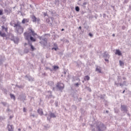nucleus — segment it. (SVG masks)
Segmentation results:
<instances>
[{"label":"nucleus","instance_id":"obj_17","mask_svg":"<svg viewBox=\"0 0 131 131\" xmlns=\"http://www.w3.org/2000/svg\"><path fill=\"white\" fill-rule=\"evenodd\" d=\"M54 70H57V69H59V67L57 66H53Z\"/></svg>","mask_w":131,"mask_h":131},{"label":"nucleus","instance_id":"obj_13","mask_svg":"<svg viewBox=\"0 0 131 131\" xmlns=\"http://www.w3.org/2000/svg\"><path fill=\"white\" fill-rule=\"evenodd\" d=\"M0 35L2 37H6V33H2V31H0Z\"/></svg>","mask_w":131,"mask_h":131},{"label":"nucleus","instance_id":"obj_1","mask_svg":"<svg viewBox=\"0 0 131 131\" xmlns=\"http://www.w3.org/2000/svg\"><path fill=\"white\" fill-rule=\"evenodd\" d=\"M25 39L27 40H30L31 41H36V38H35V36H37V34L34 32V31L32 30V29H30L29 30V33L25 32L24 33Z\"/></svg>","mask_w":131,"mask_h":131},{"label":"nucleus","instance_id":"obj_14","mask_svg":"<svg viewBox=\"0 0 131 131\" xmlns=\"http://www.w3.org/2000/svg\"><path fill=\"white\" fill-rule=\"evenodd\" d=\"M121 109L124 111L126 110V106H125V105H121Z\"/></svg>","mask_w":131,"mask_h":131},{"label":"nucleus","instance_id":"obj_32","mask_svg":"<svg viewBox=\"0 0 131 131\" xmlns=\"http://www.w3.org/2000/svg\"><path fill=\"white\" fill-rule=\"evenodd\" d=\"M18 130L21 131V129L19 128V129H18Z\"/></svg>","mask_w":131,"mask_h":131},{"label":"nucleus","instance_id":"obj_3","mask_svg":"<svg viewBox=\"0 0 131 131\" xmlns=\"http://www.w3.org/2000/svg\"><path fill=\"white\" fill-rule=\"evenodd\" d=\"M56 86L60 91L64 89V84L62 83L58 82Z\"/></svg>","mask_w":131,"mask_h":131},{"label":"nucleus","instance_id":"obj_9","mask_svg":"<svg viewBox=\"0 0 131 131\" xmlns=\"http://www.w3.org/2000/svg\"><path fill=\"white\" fill-rule=\"evenodd\" d=\"M96 71H98L99 73H102V71L101 70V68L98 67L96 68Z\"/></svg>","mask_w":131,"mask_h":131},{"label":"nucleus","instance_id":"obj_6","mask_svg":"<svg viewBox=\"0 0 131 131\" xmlns=\"http://www.w3.org/2000/svg\"><path fill=\"white\" fill-rule=\"evenodd\" d=\"M37 112L40 115H43V111H42V109L38 108L37 110Z\"/></svg>","mask_w":131,"mask_h":131},{"label":"nucleus","instance_id":"obj_30","mask_svg":"<svg viewBox=\"0 0 131 131\" xmlns=\"http://www.w3.org/2000/svg\"><path fill=\"white\" fill-rule=\"evenodd\" d=\"M79 29L81 30V27H79Z\"/></svg>","mask_w":131,"mask_h":131},{"label":"nucleus","instance_id":"obj_2","mask_svg":"<svg viewBox=\"0 0 131 131\" xmlns=\"http://www.w3.org/2000/svg\"><path fill=\"white\" fill-rule=\"evenodd\" d=\"M13 27H16V30L17 32L19 33V34H21V33H23L24 28L21 26V25H20V23L19 21H18L17 24H14Z\"/></svg>","mask_w":131,"mask_h":131},{"label":"nucleus","instance_id":"obj_10","mask_svg":"<svg viewBox=\"0 0 131 131\" xmlns=\"http://www.w3.org/2000/svg\"><path fill=\"white\" fill-rule=\"evenodd\" d=\"M50 117L52 118H55L56 117V115H55V114L53 113H51L50 114Z\"/></svg>","mask_w":131,"mask_h":131},{"label":"nucleus","instance_id":"obj_4","mask_svg":"<svg viewBox=\"0 0 131 131\" xmlns=\"http://www.w3.org/2000/svg\"><path fill=\"white\" fill-rule=\"evenodd\" d=\"M40 43L44 46V47H46L48 45V40H47V38H45L42 41H40Z\"/></svg>","mask_w":131,"mask_h":131},{"label":"nucleus","instance_id":"obj_28","mask_svg":"<svg viewBox=\"0 0 131 131\" xmlns=\"http://www.w3.org/2000/svg\"><path fill=\"white\" fill-rule=\"evenodd\" d=\"M97 127H98V130L100 131V130H101V129L100 128V127L98 126Z\"/></svg>","mask_w":131,"mask_h":131},{"label":"nucleus","instance_id":"obj_21","mask_svg":"<svg viewBox=\"0 0 131 131\" xmlns=\"http://www.w3.org/2000/svg\"><path fill=\"white\" fill-rule=\"evenodd\" d=\"M58 49V47L56 46V48H52V50L53 51V50H54V51H57V50Z\"/></svg>","mask_w":131,"mask_h":131},{"label":"nucleus","instance_id":"obj_16","mask_svg":"<svg viewBox=\"0 0 131 131\" xmlns=\"http://www.w3.org/2000/svg\"><path fill=\"white\" fill-rule=\"evenodd\" d=\"M2 27L3 30H4V29H5L6 32H8V28H5V27L4 26H3Z\"/></svg>","mask_w":131,"mask_h":131},{"label":"nucleus","instance_id":"obj_34","mask_svg":"<svg viewBox=\"0 0 131 131\" xmlns=\"http://www.w3.org/2000/svg\"><path fill=\"white\" fill-rule=\"evenodd\" d=\"M82 82H84V81H83Z\"/></svg>","mask_w":131,"mask_h":131},{"label":"nucleus","instance_id":"obj_18","mask_svg":"<svg viewBox=\"0 0 131 131\" xmlns=\"http://www.w3.org/2000/svg\"><path fill=\"white\" fill-rule=\"evenodd\" d=\"M10 97H11V99H13L14 100L15 99V95H14V94H11Z\"/></svg>","mask_w":131,"mask_h":131},{"label":"nucleus","instance_id":"obj_26","mask_svg":"<svg viewBox=\"0 0 131 131\" xmlns=\"http://www.w3.org/2000/svg\"><path fill=\"white\" fill-rule=\"evenodd\" d=\"M89 36H93V34L90 33H89Z\"/></svg>","mask_w":131,"mask_h":131},{"label":"nucleus","instance_id":"obj_7","mask_svg":"<svg viewBox=\"0 0 131 131\" xmlns=\"http://www.w3.org/2000/svg\"><path fill=\"white\" fill-rule=\"evenodd\" d=\"M115 55H118V56H121V52H120V50H116Z\"/></svg>","mask_w":131,"mask_h":131},{"label":"nucleus","instance_id":"obj_23","mask_svg":"<svg viewBox=\"0 0 131 131\" xmlns=\"http://www.w3.org/2000/svg\"><path fill=\"white\" fill-rule=\"evenodd\" d=\"M79 85V83H75V85L76 86H78Z\"/></svg>","mask_w":131,"mask_h":131},{"label":"nucleus","instance_id":"obj_31","mask_svg":"<svg viewBox=\"0 0 131 131\" xmlns=\"http://www.w3.org/2000/svg\"><path fill=\"white\" fill-rule=\"evenodd\" d=\"M61 31H64V29H62Z\"/></svg>","mask_w":131,"mask_h":131},{"label":"nucleus","instance_id":"obj_20","mask_svg":"<svg viewBox=\"0 0 131 131\" xmlns=\"http://www.w3.org/2000/svg\"><path fill=\"white\" fill-rule=\"evenodd\" d=\"M75 10L77 12H79V10H80L79 7L78 6L76 7Z\"/></svg>","mask_w":131,"mask_h":131},{"label":"nucleus","instance_id":"obj_27","mask_svg":"<svg viewBox=\"0 0 131 131\" xmlns=\"http://www.w3.org/2000/svg\"><path fill=\"white\" fill-rule=\"evenodd\" d=\"M26 46H27V43H24V46H25V47H26Z\"/></svg>","mask_w":131,"mask_h":131},{"label":"nucleus","instance_id":"obj_8","mask_svg":"<svg viewBox=\"0 0 131 131\" xmlns=\"http://www.w3.org/2000/svg\"><path fill=\"white\" fill-rule=\"evenodd\" d=\"M8 128L9 131H13V128L12 125H8Z\"/></svg>","mask_w":131,"mask_h":131},{"label":"nucleus","instance_id":"obj_29","mask_svg":"<svg viewBox=\"0 0 131 131\" xmlns=\"http://www.w3.org/2000/svg\"><path fill=\"white\" fill-rule=\"evenodd\" d=\"M124 93H125V90H124V91H123V94H124Z\"/></svg>","mask_w":131,"mask_h":131},{"label":"nucleus","instance_id":"obj_25","mask_svg":"<svg viewBox=\"0 0 131 131\" xmlns=\"http://www.w3.org/2000/svg\"><path fill=\"white\" fill-rule=\"evenodd\" d=\"M86 2H84L83 3V6H85V5H86Z\"/></svg>","mask_w":131,"mask_h":131},{"label":"nucleus","instance_id":"obj_5","mask_svg":"<svg viewBox=\"0 0 131 131\" xmlns=\"http://www.w3.org/2000/svg\"><path fill=\"white\" fill-rule=\"evenodd\" d=\"M29 22V18H24L21 21L23 24H25V23H28Z\"/></svg>","mask_w":131,"mask_h":131},{"label":"nucleus","instance_id":"obj_24","mask_svg":"<svg viewBox=\"0 0 131 131\" xmlns=\"http://www.w3.org/2000/svg\"><path fill=\"white\" fill-rule=\"evenodd\" d=\"M23 111L24 112H26V108L25 107L23 108Z\"/></svg>","mask_w":131,"mask_h":131},{"label":"nucleus","instance_id":"obj_11","mask_svg":"<svg viewBox=\"0 0 131 131\" xmlns=\"http://www.w3.org/2000/svg\"><path fill=\"white\" fill-rule=\"evenodd\" d=\"M32 19L33 22H36V20H37V18L34 15H33L32 16Z\"/></svg>","mask_w":131,"mask_h":131},{"label":"nucleus","instance_id":"obj_12","mask_svg":"<svg viewBox=\"0 0 131 131\" xmlns=\"http://www.w3.org/2000/svg\"><path fill=\"white\" fill-rule=\"evenodd\" d=\"M30 46L31 47V51H32V52H33V51L35 50V48H34V47H33V45L32 44H30Z\"/></svg>","mask_w":131,"mask_h":131},{"label":"nucleus","instance_id":"obj_19","mask_svg":"<svg viewBox=\"0 0 131 131\" xmlns=\"http://www.w3.org/2000/svg\"><path fill=\"white\" fill-rule=\"evenodd\" d=\"M119 63H120V66H124V63H123V62L122 61L120 60Z\"/></svg>","mask_w":131,"mask_h":131},{"label":"nucleus","instance_id":"obj_15","mask_svg":"<svg viewBox=\"0 0 131 131\" xmlns=\"http://www.w3.org/2000/svg\"><path fill=\"white\" fill-rule=\"evenodd\" d=\"M90 76H85L84 78V80H90Z\"/></svg>","mask_w":131,"mask_h":131},{"label":"nucleus","instance_id":"obj_22","mask_svg":"<svg viewBox=\"0 0 131 131\" xmlns=\"http://www.w3.org/2000/svg\"><path fill=\"white\" fill-rule=\"evenodd\" d=\"M3 9L0 10V15H3Z\"/></svg>","mask_w":131,"mask_h":131},{"label":"nucleus","instance_id":"obj_33","mask_svg":"<svg viewBox=\"0 0 131 131\" xmlns=\"http://www.w3.org/2000/svg\"><path fill=\"white\" fill-rule=\"evenodd\" d=\"M113 36H115V34H113Z\"/></svg>","mask_w":131,"mask_h":131}]
</instances>
